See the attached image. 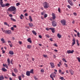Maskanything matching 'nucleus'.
<instances>
[{"instance_id": "f257e3e1", "label": "nucleus", "mask_w": 80, "mask_h": 80, "mask_svg": "<svg viewBox=\"0 0 80 80\" xmlns=\"http://www.w3.org/2000/svg\"><path fill=\"white\" fill-rule=\"evenodd\" d=\"M16 8L15 7L11 6L8 9V11L11 12H12V14H14L16 13Z\"/></svg>"}, {"instance_id": "f03ea898", "label": "nucleus", "mask_w": 80, "mask_h": 80, "mask_svg": "<svg viewBox=\"0 0 80 80\" xmlns=\"http://www.w3.org/2000/svg\"><path fill=\"white\" fill-rule=\"evenodd\" d=\"M43 6L45 9L48 8L49 7V3L45 2L43 3Z\"/></svg>"}, {"instance_id": "7ed1b4c3", "label": "nucleus", "mask_w": 80, "mask_h": 80, "mask_svg": "<svg viewBox=\"0 0 80 80\" xmlns=\"http://www.w3.org/2000/svg\"><path fill=\"white\" fill-rule=\"evenodd\" d=\"M61 23L63 25H65L66 23V21L65 20L63 19L62 20H61Z\"/></svg>"}, {"instance_id": "20e7f679", "label": "nucleus", "mask_w": 80, "mask_h": 80, "mask_svg": "<svg viewBox=\"0 0 80 80\" xmlns=\"http://www.w3.org/2000/svg\"><path fill=\"white\" fill-rule=\"evenodd\" d=\"M56 74H55L54 73H52L51 75H50V78H52V80H54V78H55L56 75Z\"/></svg>"}, {"instance_id": "39448f33", "label": "nucleus", "mask_w": 80, "mask_h": 80, "mask_svg": "<svg viewBox=\"0 0 80 80\" xmlns=\"http://www.w3.org/2000/svg\"><path fill=\"white\" fill-rule=\"evenodd\" d=\"M52 26L56 27L57 26V22L55 21H52Z\"/></svg>"}, {"instance_id": "423d86ee", "label": "nucleus", "mask_w": 80, "mask_h": 80, "mask_svg": "<svg viewBox=\"0 0 80 80\" xmlns=\"http://www.w3.org/2000/svg\"><path fill=\"white\" fill-rule=\"evenodd\" d=\"M12 31L11 30H6V32H5V33H7L8 34H12Z\"/></svg>"}, {"instance_id": "0eeeda50", "label": "nucleus", "mask_w": 80, "mask_h": 80, "mask_svg": "<svg viewBox=\"0 0 80 80\" xmlns=\"http://www.w3.org/2000/svg\"><path fill=\"white\" fill-rule=\"evenodd\" d=\"M74 52V50H73L72 51H71L70 50H68L67 51V52L68 54H70V53L72 54Z\"/></svg>"}, {"instance_id": "6e6552de", "label": "nucleus", "mask_w": 80, "mask_h": 80, "mask_svg": "<svg viewBox=\"0 0 80 80\" xmlns=\"http://www.w3.org/2000/svg\"><path fill=\"white\" fill-rule=\"evenodd\" d=\"M68 2L69 3L70 5L71 6H73V4L72 1H71L70 0H68Z\"/></svg>"}, {"instance_id": "1a4fd4ad", "label": "nucleus", "mask_w": 80, "mask_h": 80, "mask_svg": "<svg viewBox=\"0 0 80 80\" xmlns=\"http://www.w3.org/2000/svg\"><path fill=\"white\" fill-rule=\"evenodd\" d=\"M50 65H51V68H54L55 67V66L53 62H50Z\"/></svg>"}, {"instance_id": "9d476101", "label": "nucleus", "mask_w": 80, "mask_h": 80, "mask_svg": "<svg viewBox=\"0 0 80 80\" xmlns=\"http://www.w3.org/2000/svg\"><path fill=\"white\" fill-rule=\"evenodd\" d=\"M72 41L73 42L72 43V46H73L75 44V38L73 39Z\"/></svg>"}, {"instance_id": "9b49d317", "label": "nucleus", "mask_w": 80, "mask_h": 80, "mask_svg": "<svg viewBox=\"0 0 80 80\" xmlns=\"http://www.w3.org/2000/svg\"><path fill=\"white\" fill-rule=\"evenodd\" d=\"M52 19L55 20L56 18V16L54 13H52Z\"/></svg>"}, {"instance_id": "f8f14e48", "label": "nucleus", "mask_w": 80, "mask_h": 80, "mask_svg": "<svg viewBox=\"0 0 80 80\" xmlns=\"http://www.w3.org/2000/svg\"><path fill=\"white\" fill-rule=\"evenodd\" d=\"M0 4L1 5V6L2 7H4L6 6L5 4H3V2L0 3Z\"/></svg>"}, {"instance_id": "ddd939ff", "label": "nucleus", "mask_w": 80, "mask_h": 80, "mask_svg": "<svg viewBox=\"0 0 80 80\" xmlns=\"http://www.w3.org/2000/svg\"><path fill=\"white\" fill-rule=\"evenodd\" d=\"M9 54H10V55H12L14 54V52L12 51H9Z\"/></svg>"}, {"instance_id": "4468645a", "label": "nucleus", "mask_w": 80, "mask_h": 80, "mask_svg": "<svg viewBox=\"0 0 80 80\" xmlns=\"http://www.w3.org/2000/svg\"><path fill=\"white\" fill-rule=\"evenodd\" d=\"M30 73H31L29 72V71H28L26 72V75L27 76H30Z\"/></svg>"}, {"instance_id": "2eb2a0df", "label": "nucleus", "mask_w": 80, "mask_h": 80, "mask_svg": "<svg viewBox=\"0 0 80 80\" xmlns=\"http://www.w3.org/2000/svg\"><path fill=\"white\" fill-rule=\"evenodd\" d=\"M1 42H2V43H5V40L3 38H2L1 39Z\"/></svg>"}, {"instance_id": "dca6fc26", "label": "nucleus", "mask_w": 80, "mask_h": 80, "mask_svg": "<svg viewBox=\"0 0 80 80\" xmlns=\"http://www.w3.org/2000/svg\"><path fill=\"white\" fill-rule=\"evenodd\" d=\"M50 30H51L52 32V33H54V28H50Z\"/></svg>"}, {"instance_id": "f3484780", "label": "nucleus", "mask_w": 80, "mask_h": 80, "mask_svg": "<svg viewBox=\"0 0 80 80\" xmlns=\"http://www.w3.org/2000/svg\"><path fill=\"white\" fill-rule=\"evenodd\" d=\"M69 72H70L71 74H72V75H73V74L74 73L73 71L72 70H69Z\"/></svg>"}, {"instance_id": "a211bd4d", "label": "nucleus", "mask_w": 80, "mask_h": 80, "mask_svg": "<svg viewBox=\"0 0 80 80\" xmlns=\"http://www.w3.org/2000/svg\"><path fill=\"white\" fill-rule=\"evenodd\" d=\"M7 62H8V65L9 66L10 65V59L8 58L7 59Z\"/></svg>"}, {"instance_id": "6ab92c4d", "label": "nucleus", "mask_w": 80, "mask_h": 80, "mask_svg": "<svg viewBox=\"0 0 80 80\" xmlns=\"http://www.w3.org/2000/svg\"><path fill=\"white\" fill-rule=\"evenodd\" d=\"M14 72L15 73H18V70L16 68L14 69H13Z\"/></svg>"}, {"instance_id": "aec40b11", "label": "nucleus", "mask_w": 80, "mask_h": 80, "mask_svg": "<svg viewBox=\"0 0 80 80\" xmlns=\"http://www.w3.org/2000/svg\"><path fill=\"white\" fill-rule=\"evenodd\" d=\"M4 79V77L2 75L1 76H0V80H3Z\"/></svg>"}, {"instance_id": "412c9836", "label": "nucleus", "mask_w": 80, "mask_h": 80, "mask_svg": "<svg viewBox=\"0 0 80 80\" xmlns=\"http://www.w3.org/2000/svg\"><path fill=\"white\" fill-rule=\"evenodd\" d=\"M4 25H6L7 26L9 27V25L6 22H4Z\"/></svg>"}, {"instance_id": "4be33fe9", "label": "nucleus", "mask_w": 80, "mask_h": 80, "mask_svg": "<svg viewBox=\"0 0 80 80\" xmlns=\"http://www.w3.org/2000/svg\"><path fill=\"white\" fill-rule=\"evenodd\" d=\"M28 41L29 42L31 43L32 42L31 41V38H29L28 39Z\"/></svg>"}, {"instance_id": "5701e85b", "label": "nucleus", "mask_w": 80, "mask_h": 80, "mask_svg": "<svg viewBox=\"0 0 80 80\" xmlns=\"http://www.w3.org/2000/svg\"><path fill=\"white\" fill-rule=\"evenodd\" d=\"M57 36H58V38H60L62 37V36L61 35H60V34H58Z\"/></svg>"}, {"instance_id": "b1692460", "label": "nucleus", "mask_w": 80, "mask_h": 80, "mask_svg": "<svg viewBox=\"0 0 80 80\" xmlns=\"http://www.w3.org/2000/svg\"><path fill=\"white\" fill-rule=\"evenodd\" d=\"M29 20H30V22H32L33 21L31 16H29Z\"/></svg>"}, {"instance_id": "393cba45", "label": "nucleus", "mask_w": 80, "mask_h": 80, "mask_svg": "<svg viewBox=\"0 0 80 80\" xmlns=\"http://www.w3.org/2000/svg\"><path fill=\"white\" fill-rule=\"evenodd\" d=\"M11 20H12V21H13V22H16V21L15 19L13 18H10Z\"/></svg>"}, {"instance_id": "a878e982", "label": "nucleus", "mask_w": 80, "mask_h": 80, "mask_svg": "<svg viewBox=\"0 0 80 80\" xmlns=\"http://www.w3.org/2000/svg\"><path fill=\"white\" fill-rule=\"evenodd\" d=\"M32 33L34 34L35 35H37V33H36V32L34 30H32Z\"/></svg>"}, {"instance_id": "bb28decb", "label": "nucleus", "mask_w": 80, "mask_h": 80, "mask_svg": "<svg viewBox=\"0 0 80 80\" xmlns=\"http://www.w3.org/2000/svg\"><path fill=\"white\" fill-rule=\"evenodd\" d=\"M29 26L30 27H32L33 26V24L32 23H29Z\"/></svg>"}, {"instance_id": "cd10ccee", "label": "nucleus", "mask_w": 80, "mask_h": 80, "mask_svg": "<svg viewBox=\"0 0 80 80\" xmlns=\"http://www.w3.org/2000/svg\"><path fill=\"white\" fill-rule=\"evenodd\" d=\"M20 18H21V19H23V18H24V16H23V15L22 14H21V16H20Z\"/></svg>"}, {"instance_id": "c85d7f7f", "label": "nucleus", "mask_w": 80, "mask_h": 80, "mask_svg": "<svg viewBox=\"0 0 80 80\" xmlns=\"http://www.w3.org/2000/svg\"><path fill=\"white\" fill-rule=\"evenodd\" d=\"M3 67H5L6 68H7V69L8 68V66H7V64H6L5 65H4V64H3Z\"/></svg>"}, {"instance_id": "c756f323", "label": "nucleus", "mask_w": 80, "mask_h": 80, "mask_svg": "<svg viewBox=\"0 0 80 80\" xmlns=\"http://www.w3.org/2000/svg\"><path fill=\"white\" fill-rule=\"evenodd\" d=\"M33 69H31V70H30V71H29V72L31 73H32V74H33Z\"/></svg>"}, {"instance_id": "7c9ffc66", "label": "nucleus", "mask_w": 80, "mask_h": 80, "mask_svg": "<svg viewBox=\"0 0 80 80\" xmlns=\"http://www.w3.org/2000/svg\"><path fill=\"white\" fill-rule=\"evenodd\" d=\"M31 47V46L30 45H28L27 48H28V49H30Z\"/></svg>"}, {"instance_id": "2f4dec72", "label": "nucleus", "mask_w": 80, "mask_h": 80, "mask_svg": "<svg viewBox=\"0 0 80 80\" xmlns=\"http://www.w3.org/2000/svg\"><path fill=\"white\" fill-rule=\"evenodd\" d=\"M2 70L4 72H6L7 71V69H5V68H2Z\"/></svg>"}, {"instance_id": "473e14b6", "label": "nucleus", "mask_w": 80, "mask_h": 80, "mask_svg": "<svg viewBox=\"0 0 80 80\" xmlns=\"http://www.w3.org/2000/svg\"><path fill=\"white\" fill-rule=\"evenodd\" d=\"M12 76L15 77H16V74L14 73L13 72L12 73Z\"/></svg>"}, {"instance_id": "72a5a7b5", "label": "nucleus", "mask_w": 80, "mask_h": 80, "mask_svg": "<svg viewBox=\"0 0 80 80\" xmlns=\"http://www.w3.org/2000/svg\"><path fill=\"white\" fill-rule=\"evenodd\" d=\"M62 60L63 62H67V61H66V59H65L64 58H63L62 59Z\"/></svg>"}, {"instance_id": "f704fd0d", "label": "nucleus", "mask_w": 80, "mask_h": 80, "mask_svg": "<svg viewBox=\"0 0 80 80\" xmlns=\"http://www.w3.org/2000/svg\"><path fill=\"white\" fill-rule=\"evenodd\" d=\"M76 42L78 45V46L79 45V43H78V40H76Z\"/></svg>"}, {"instance_id": "c9c22d12", "label": "nucleus", "mask_w": 80, "mask_h": 80, "mask_svg": "<svg viewBox=\"0 0 80 80\" xmlns=\"http://www.w3.org/2000/svg\"><path fill=\"white\" fill-rule=\"evenodd\" d=\"M5 6H6V7H7L8 6H10V4H9L8 3H6Z\"/></svg>"}, {"instance_id": "e433bc0d", "label": "nucleus", "mask_w": 80, "mask_h": 80, "mask_svg": "<svg viewBox=\"0 0 80 80\" xmlns=\"http://www.w3.org/2000/svg\"><path fill=\"white\" fill-rule=\"evenodd\" d=\"M21 76H19L18 77V79L19 80H22V78H21Z\"/></svg>"}, {"instance_id": "4c0bfd02", "label": "nucleus", "mask_w": 80, "mask_h": 80, "mask_svg": "<svg viewBox=\"0 0 80 80\" xmlns=\"http://www.w3.org/2000/svg\"><path fill=\"white\" fill-rule=\"evenodd\" d=\"M77 59L78 60V61L79 62H80V58L78 57L77 58Z\"/></svg>"}, {"instance_id": "58836bf2", "label": "nucleus", "mask_w": 80, "mask_h": 80, "mask_svg": "<svg viewBox=\"0 0 80 80\" xmlns=\"http://www.w3.org/2000/svg\"><path fill=\"white\" fill-rule=\"evenodd\" d=\"M44 18H46V17H47V14H44Z\"/></svg>"}, {"instance_id": "ea45409f", "label": "nucleus", "mask_w": 80, "mask_h": 80, "mask_svg": "<svg viewBox=\"0 0 80 80\" xmlns=\"http://www.w3.org/2000/svg\"><path fill=\"white\" fill-rule=\"evenodd\" d=\"M67 7L68 8L70 9L71 8V6L69 5H68Z\"/></svg>"}, {"instance_id": "a19ab883", "label": "nucleus", "mask_w": 80, "mask_h": 80, "mask_svg": "<svg viewBox=\"0 0 80 80\" xmlns=\"http://www.w3.org/2000/svg\"><path fill=\"white\" fill-rule=\"evenodd\" d=\"M43 57L45 58H47V55H43Z\"/></svg>"}, {"instance_id": "79ce46f5", "label": "nucleus", "mask_w": 80, "mask_h": 80, "mask_svg": "<svg viewBox=\"0 0 80 80\" xmlns=\"http://www.w3.org/2000/svg\"><path fill=\"white\" fill-rule=\"evenodd\" d=\"M46 30L48 31L49 30H50V28H46Z\"/></svg>"}, {"instance_id": "37998d69", "label": "nucleus", "mask_w": 80, "mask_h": 80, "mask_svg": "<svg viewBox=\"0 0 80 80\" xmlns=\"http://www.w3.org/2000/svg\"><path fill=\"white\" fill-rule=\"evenodd\" d=\"M53 46H55L56 47H58L57 45L56 44H53Z\"/></svg>"}, {"instance_id": "c03bdc74", "label": "nucleus", "mask_w": 80, "mask_h": 80, "mask_svg": "<svg viewBox=\"0 0 80 80\" xmlns=\"http://www.w3.org/2000/svg\"><path fill=\"white\" fill-rule=\"evenodd\" d=\"M77 35L78 36V37H80V34L79 33V32H78L77 33Z\"/></svg>"}, {"instance_id": "a18cd8bd", "label": "nucleus", "mask_w": 80, "mask_h": 80, "mask_svg": "<svg viewBox=\"0 0 80 80\" xmlns=\"http://www.w3.org/2000/svg\"><path fill=\"white\" fill-rule=\"evenodd\" d=\"M16 6H19L20 5V3H17L16 4Z\"/></svg>"}, {"instance_id": "49530a36", "label": "nucleus", "mask_w": 80, "mask_h": 80, "mask_svg": "<svg viewBox=\"0 0 80 80\" xmlns=\"http://www.w3.org/2000/svg\"><path fill=\"white\" fill-rule=\"evenodd\" d=\"M63 79H64V78L63 77H61L60 78V79L61 80H63Z\"/></svg>"}, {"instance_id": "de8ad7c7", "label": "nucleus", "mask_w": 80, "mask_h": 80, "mask_svg": "<svg viewBox=\"0 0 80 80\" xmlns=\"http://www.w3.org/2000/svg\"><path fill=\"white\" fill-rule=\"evenodd\" d=\"M44 70L43 69H41V72H44Z\"/></svg>"}, {"instance_id": "09e8293b", "label": "nucleus", "mask_w": 80, "mask_h": 80, "mask_svg": "<svg viewBox=\"0 0 80 80\" xmlns=\"http://www.w3.org/2000/svg\"><path fill=\"white\" fill-rule=\"evenodd\" d=\"M11 30L12 31H14L13 27H11Z\"/></svg>"}, {"instance_id": "8fccbe9b", "label": "nucleus", "mask_w": 80, "mask_h": 80, "mask_svg": "<svg viewBox=\"0 0 80 80\" xmlns=\"http://www.w3.org/2000/svg\"><path fill=\"white\" fill-rule=\"evenodd\" d=\"M58 11H59V12H60V9L59 8H58Z\"/></svg>"}, {"instance_id": "3c124183", "label": "nucleus", "mask_w": 80, "mask_h": 80, "mask_svg": "<svg viewBox=\"0 0 80 80\" xmlns=\"http://www.w3.org/2000/svg\"><path fill=\"white\" fill-rule=\"evenodd\" d=\"M9 45L10 46V47H12V44H9Z\"/></svg>"}, {"instance_id": "603ef678", "label": "nucleus", "mask_w": 80, "mask_h": 80, "mask_svg": "<svg viewBox=\"0 0 80 80\" xmlns=\"http://www.w3.org/2000/svg\"><path fill=\"white\" fill-rule=\"evenodd\" d=\"M34 79L35 80H38V78L36 77H34Z\"/></svg>"}, {"instance_id": "864d4df0", "label": "nucleus", "mask_w": 80, "mask_h": 80, "mask_svg": "<svg viewBox=\"0 0 80 80\" xmlns=\"http://www.w3.org/2000/svg\"><path fill=\"white\" fill-rule=\"evenodd\" d=\"M9 17H12V15L11 14H9Z\"/></svg>"}, {"instance_id": "5fc2aeb1", "label": "nucleus", "mask_w": 80, "mask_h": 80, "mask_svg": "<svg viewBox=\"0 0 80 80\" xmlns=\"http://www.w3.org/2000/svg\"><path fill=\"white\" fill-rule=\"evenodd\" d=\"M64 66H66V67H68V65H67V64H66V63H64Z\"/></svg>"}, {"instance_id": "6e6d98bb", "label": "nucleus", "mask_w": 80, "mask_h": 80, "mask_svg": "<svg viewBox=\"0 0 80 80\" xmlns=\"http://www.w3.org/2000/svg\"><path fill=\"white\" fill-rule=\"evenodd\" d=\"M2 32H3V33H6V31L5 30H2Z\"/></svg>"}, {"instance_id": "4d7b16f0", "label": "nucleus", "mask_w": 80, "mask_h": 80, "mask_svg": "<svg viewBox=\"0 0 80 80\" xmlns=\"http://www.w3.org/2000/svg\"><path fill=\"white\" fill-rule=\"evenodd\" d=\"M73 14L74 15V16H77V13L76 12H74V13H73Z\"/></svg>"}, {"instance_id": "13d9d810", "label": "nucleus", "mask_w": 80, "mask_h": 80, "mask_svg": "<svg viewBox=\"0 0 80 80\" xmlns=\"http://www.w3.org/2000/svg\"><path fill=\"white\" fill-rule=\"evenodd\" d=\"M2 53H3V54H4L5 53V51L3 50H2Z\"/></svg>"}, {"instance_id": "bf43d9fd", "label": "nucleus", "mask_w": 80, "mask_h": 80, "mask_svg": "<svg viewBox=\"0 0 80 80\" xmlns=\"http://www.w3.org/2000/svg\"><path fill=\"white\" fill-rule=\"evenodd\" d=\"M46 36L47 38H50L49 35H46Z\"/></svg>"}, {"instance_id": "052dcab7", "label": "nucleus", "mask_w": 80, "mask_h": 80, "mask_svg": "<svg viewBox=\"0 0 80 80\" xmlns=\"http://www.w3.org/2000/svg\"><path fill=\"white\" fill-rule=\"evenodd\" d=\"M61 72H62V71H61V70L59 69V73H61Z\"/></svg>"}, {"instance_id": "680f3d73", "label": "nucleus", "mask_w": 80, "mask_h": 80, "mask_svg": "<svg viewBox=\"0 0 80 80\" xmlns=\"http://www.w3.org/2000/svg\"><path fill=\"white\" fill-rule=\"evenodd\" d=\"M19 44H20V45H21V44H22V42H21V41H19Z\"/></svg>"}, {"instance_id": "e2e57ef3", "label": "nucleus", "mask_w": 80, "mask_h": 80, "mask_svg": "<svg viewBox=\"0 0 80 80\" xmlns=\"http://www.w3.org/2000/svg\"><path fill=\"white\" fill-rule=\"evenodd\" d=\"M41 15H44V12H41Z\"/></svg>"}, {"instance_id": "0e129e2a", "label": "nucleus", "mask_w": 80, "mask_h": 80, "mask_svg": "<svg viewBox=\"0 0 80 80\" xmlns=\"http://www.w3.org/2000/svg\"><path fill=\"white\" fill-rule=\"evenodd\" d=\"M54 51L55 52H57L58 51V50L56 49H54Z\"/></svg>"}, {"instance_id": "69168bd1", "label": "nucleus", "mask_w": 80, "mask_h": 80, "mask_svg": "<svg viewBox=\"0 0 80 80\" xmlns=\"http://www.w3.org/2000/svg\"><path fill=\"white\" fill-rule=\"evenodd\" d=\"M24 15H25L26 16H27L28 15L27 13H25Z\"/></svg>"}, {"instance_id": "338daca9", "label": "nucleus", "mask_w": 80, "mask_h": 80, "mask_svg": "<svg viewBox=\"0 0 80 80\" xmlns=\"http://www.w3.org/2000/svg\"><path fill=\"white\" fill-rule=\"evenodd\" d=\"M38 37H39V38H41L42 37L41 35L38 36Z\"/></svg>"}, {"instance_id": "774afa93", "label": "nucleus", "mask_w": 80, "mask_h": 80, "mask_svg": "<svg viewBox=\"0 0 80 80\" xmlns=\"http://www.w3.org/2000/svg\"><path fill=\"white\" fill-rule=\"evenodd\" d=\"M66 72L67 73H68V70H66Z\"/></svg>"}]
</instances>
